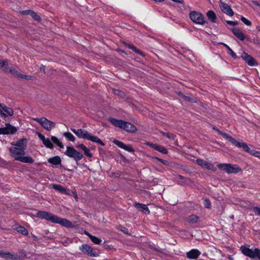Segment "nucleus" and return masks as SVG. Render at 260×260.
I'll use <instances>...</instances> for the list:
<instances>
[{
  "label": "nucleus",
  "instance_id": "obj_1",
  "mask_svg": "<svg viewBox=\"0 0 260 260\" xmlns=\"http://www.w3.org/2000/svg\"><path fill=\"white\" fill-rule=\"evenodd\" d=\"M71 129L79 138L90 140L103 146L105 145L104 143L100 139L96 136L92 135L91 134L88 133L86 130L81 128L78 129L71 128Z\"/></svg>",
  "mask_w": 260,
  "mask_h": 260
},
{
  "label": "nucleus",
  "instance_id": "obj_2",
  "mask_svg": "<svg viewBox=\"0 0 260 260\" xmlns=\"http://www.w3.org/2000/svg\"><path fill=\"white\" fill-rule=\"evenodd\" d=\"M108 120L113 125L125 130L126 132L134 133L137 131L136 127L128 122L118 120L112 117H109Z\"/></svg>",
  "mask_w": 260,
  "mask_h": 260
},
{
  "label": "nucleus",
  "instance_id": "obj_3",
  "mask_svg": "<svg viewBox=\"0 0 260 260\" xmlns=\"http://www.w3.org/2000/svg\"><path fill=\"white\" fill-rule=\"evenodd\" d=\"M242 253L245 256H248L251 258H257L260 260V249L257 248L254 249H250L249 248L241 246L240 247Z\"/></svg>",
  "mask_w": 260,
  "mask_h": 260
},
{
  "label": "nucleus",
  "instance_id": "obj_4",
  "mask_svg": "<svg viewBox=\"0 0 260 260\" xmlns=\"http://www.w3.org/2000/svg\"><path fill=\"white\" fill-rule=\"evenodd\" d=\"M218 167L228 174H236L242 171L238 166L231 164H219L218 165Z\"/></svg>",
  "mask_w": 260,
  "mask_h": 260
},
{
  "label": "nucleus",
  "instance_id": "obj_5",
  "mask_svg": "<svg viewBox=\"0 0 260 260\" xmlns=\"http://www.w3.org/2000/svg\"><path fill=\"white\" fill-rule=\"evenodd\" d=\"M64 154L69 157L73 158L75 161H78L81 160L83 155L82 153L77 151L74 147L67 146Z\"/></svg>",
  "mask_w": 260,
  "mask_h": 260
},
{
  "label": "nucleus",
  "instance_id": "obj_6",
  "mask_svg": "<svg viewBox=\"0 0 260 260\" xmlns=\"http://www.w3.org/2000/svg\"><path fill=\"white\" fill-rule=\"evenodd\" d=\"M33 120L39 123L45 129L48 131H51L55 126V123L48 120L45 117L41 118H34Z\"/></svg>",
  "mask_w": 260,
  "mask_h": 260
},
{
  "label": "nucleus",
  "instance_id": "obj_7",
  "mask_svg": "<svg viewBox=\"0 0 260 260\" xmlns=\"http://www.w3.org/2000/svg\"><path fill=\"white\" fill-rule=\"evenodd\" d=\"M190 19L194 23L203 25L206 23L204 16L200 13L196 11H191L189 13Z\"/></svg>",
  "mask_w": 260,
  "mask_h": 260
},
{
  "label": "nucleus",
  "instance_id": "obj_8",
  "mask_svg": "<svg viewBox=\"0 0 260 260\" xmlns=\"http://www.w3.org/2000/svg\"><path fill=\"white\" fill-rule=\"evenodd\" d=\"M79 249L85 254L91 257H98L99 253L94 249L87 244H83L79 247Z\"/></svg>",
  "mask_w": 260,
  "mask_h": 260
},
{
  "label": "nucleus",
  "instance_id": "obj_9",
  "mask_svg": "<svg viewBox=\"0 0 260 260\" xmlns=\"http://www.w3.org/2000/svg\"><path fill=\"white\" fill-rule=\"evenodd\" d=\"M9 151L14 159L17 160V158L24 156L25 154V150L16 146L10 147Z\"/></svg>",
  "mask_w": 260,
  "mask_h": 260
},
{
  "label": "nucleus",
  "instance_id": "obj_10",
  "mask_svg": "<svg viewBox=\"0 0 260 260\" xmlns=\"http://www.w3.org/2000/svg\"><path fill=\"white\" fill-rule=\"evenodd\" d=\"M197 163L203 168H206L208 170H212L213 172L216 171V168L214 166L213 164L208 162L203 159H197Z\"/></svg>",
  "mask_w": 260,
  "mask_h": 260
},
{
  "label": "nucleus",
  "instance_id": "obj_11",
  "mask_svg": "<svg viewBox=\"0 0 260 260\" xmlns=\"http://www.w3.org/2000/svg\"><path fill=\"white\" fill-rule=\"evenodd\" d=\"M17 132V128L9 123H6V127L0 128V134H14Z\"/></svg>",
  "mask_w": 260,
  "mask_h": 260
},
{
  "label": "nucleus",
  "instance_id": "obj_12",
  "mask_svg": "<svg viewBox=\"0 0 260 260\" xmlns=\"http://www.w3.org/2000/svg\"><path fill=\"white\" fill-rule=\"evenodd\" d=\"M37 215L39 218L50 221L53 223H54V220L56 217V215L46 211H39Z\"/></svg>",
  "mask_w": 260,
  "mask_h": 260
},
{
  "label": "nucleus",
  "instance_id": "obj_13",
  "mask_svg": "<svg viewBox=\"0 0 260 260\" xmlns=\"http://www.w3.org/2000/svg\"><path fill=\"white\" fill-rule=\"evenodd\" d=\"M241 57L250 66H255L257 64L255 59L245 52L242 53Z\"/></svg>",
  "mask_w": 260,
  "mask_h": 260
},
{
  "label": "nucleus",
  "instance_id": "obj_14",
  "mask_svg": "<svg viewBox=\"0 0 260 260\" xmlns=\"http://www.w3.org/2000/svg\"><path fill=\"white\" fill-rule=\"evenodd\" d=\"M146 145L150 146L153 149L163 154H167L168 151L167 149L162 146L159 145L157 144H153L150 142H146L145 143Z\"/></svg>",
  "mask_w": 260,
  "mask_h": 260
},
{
  "label": "nucleus",
  "instance_id": "obj_15",
  "mask_svg": "<svg viewBox=\"0 0 260 260\" xmlns=\"http://www.w3.org/2000/svg\"><path fill=\"white\" fill-rule=\"evenodd\" d=\"M9 73H10L14 77L19 78V79H25L26 80L31 79L32 76H27L25 75H23L21 73L18 72L15 69L13 68H10L8 70Z\"/></svg>",
  "mask_w": 260,
  "mask_h": 260
},
{
  "label": "nucleus",
  "instance_id": "obj_16",
  "mask_svg": "<svg viewBox=\"0 0 260 260\" xmlns=\"http://www.w3.org/2000/svg\"><path fill=\"white\" fill-rule=\"evenodd\" d=\"M54 223H59L66 228H72L73 226L72 223L69 220L58 217L57 216H56L55 219L54 220Z\"/></svg>",
  "mask_w": 260,
  "mask_h": 260
},
{
  "label": "nucleus",
  "instance_id": "obj_17",
  "mask_svg": "<svg viewBox=\"0 0 260 260\" xmlns=\"http://www.w3.org/2000/svg\"><path fill=\"white\" fill-rule=\"evenodd\" d=\"M219 6L223 12L225 13L229 16H233L234 12L229 5L227 4L222 2L221 1H220Z\"/></svg>",
  "mask_w": 260,
  "mask_h": 260
},
{
  "label": "nucleus",
  "instance_id": "obj_18",
  "mask_svg": "<svg viewBox=\"0 0 260 260\" xmlns=\"http://www.w3.org/2000/svg\"><path fill=\"white\" fill-rule=\"evenodd\" d=\"M113 142L114 144L117 145L119 148L124 149L126 151H127L130 152H134V149L133 148L132 146L131 145H125L123 142L119 141L118 140L114 139L113 141Z\"/></svg>",
  "mask_w": 260,
  "mask_h": 260
},
{
  "label": "nucleus",
  "instance_id": "obj_19",
  "mask_svg": "<svg viewBox=\"0 0 260 260\" xmlns=\"http://www.w3.org/2000/svg\"><path fill=\"white\" fill-rule=\"evenodd\" d=\"M233 145L238 147V148H242L244 151H245L246 152H248L250 154L251 151L252 149H251L248 146V145L244 142H239L237 141L236 140L235 142H234V144Z\"/></svg>",
  "mask_w": 260,
  "mask_h": 260
},
{
  "label": "nucleus",
  "instance_id": "obj_20",
  "mask_svg": "<svg viewBox=\"0 0 260 260\" xmlns=\"http://www.w3.org/2000/svg\"><path fill=\"white\" fill-rule=\"evenodd\" d=\"M201 254L200 251L196 249H193L186 253V257L189 259H196Z\"/></svg>",
  "mask_w": 260,
  "mask_h": 260
},
{
  "label": "nucleus",
  "instance_id": "obj_21",
  "mask_svg": "<svg viewBox=\"0 0 260 260\" xmlns=\"http://www.w3.org/2000/svg\"><path fill=\"white\" fill-rule=\"evenodd\" d=\"M134 207L145 214H149L150 213L149 209L145 204L135 203L134 204Z\"/></svg>",
  "mask_w": 260,
  "mask_h": 260
},
{
  "label": "nucleus",
  "instance_id": "obj_22",
  "mask_svg": "<svg viewBox=\"0 0 260 260\" xmlns=\"http://www.w3.org/2000/svg\"><path fill=\"white\" fill-rule=\"evenodd\" d=\"M12 144L17 147L25 150L27 145V139L23 138L17 141L15 143H12Z\"/></svg>",
  "mask_w": 260,
  "mask_h": 260
},
{
  "label": "nucleus",
  "instance_id": "obj_23",
  "mask_svg": "<svg viewBox=\"0 0 260 260\" xmlns=\"http://www.w3.org/2000/svg\"><path fill=\"white\" fill-rule=\"evenodd\" d=\"M52 188L62 194H70L69 190H67L64 187L60 185L53 184H52Z\"/></svg>",
  "mask_w": 260,
  "mask_h": 260
},
{
  "label": "nucleus",
  "instance_id": "obj_24",
  "mask_svg": "<svg viewBox=\"0 0 260 260\" xmlns=\"http://www.w3.org/2000/svg\"><path fill=\"white\" fill-rule=\"evenodd\" d=\"M233 34L240 40L244 41L245 40L244 34L238 28H234L232 29Z\"/></svg>",
  "mask_w": 260,
  "mask_h": 260
},
{
  "label": "nucleus",
  "instance_id": "obj_25",
  "mask_svg": "<svg viewBox=\"0 0 260 260\" xmlns=\"http://www.w3.org/2000/svg\"><path fill=\"white\" fill-rule=\"evenodd\" d=\"M1 109L7 113V115L12 116L14 114L13 109L11 108L7 107L6 105L3 103L0 104Z\"/></svg>",
  "mask_w": 260,
  "mask_h": 260
},
{
  "label": "nucleus",
  "instance_id": "obj_26",
  "mask_svg": "<svg viewBox=\"0 0 260 260\" xmlns=\"http://www.w3.org/2000/svg\"><path fill=\"white\" fill-rule=\"evenodd\" d=\"M17 161L24 163L32 164L34 162V159L30 156H22L21 157L17 158Z\"/></svg>",
  "mask_w": 260,
  "mask_h": 260
},
{
  "label": "nucleus",
  "instance_id": "obj_27",
  "mask_svg": "<svg viewBox=\"0 0 260 260\" xmlns=\"http://www.w3.org/2000/svg\"><path fill=\"white\" fill-rule=\"evenodd\" d=\"M218 134L223 137L224 139L230 142L233 145L236 141V139L229 135L228 134L223 133L221 131H218Z\"/></svg>",
  "mask_w": 260,
  "mask_h": 260
},
{
  "label": "nucleus",
  "instance_id": "obj_28",
  "mask_svg": "<svg viewBox=\"0 0 260 260\" xmlns=\"http://www.w3.org/2000/svg\"><path fill=\"white\" fill-rule=\"evenodd\" d=\"M48 162L54 165H57L59 164H60L61 160V158L58 156H55L54 157L49 158L48 159Z\"/></svg>",
  "mask_w": 260,
  "mask_h": 260
},
{
  "label": "nucleus",
  "instance_id": "obj_29",
  "mask_svg": "<svg viewBox=\"0 0 260 260\" xmlns=\"http://www.w3.org/2000/svg\"><path fill=\"white\" fill-rule=\"evenodd\" d=\"M126 45L127 47L131 49H132L135 53L140 55L142 56H145V54L143 52L141 51L140 50L137 48L135 46L129 44H126Z\"/></svg>",
  "mask_w": 260,
  "mask_h": 260
},
{
  "label": "nucleus",
  "instance_id": "obj_30",
  "mask_svg": "<svg viewBox=\"0 0 260 260\" xmlns=\"http://www.w3.org/2000/svg\"><path fill=\"white\" fill-rule=\"evenodd\" d=\"M14 230L17 231L18 233L22 234L23 235L26 236L28 234V231L23 226L19 225L16 226Z\"/></svg>",
  "mask_w": 260,
  "mask_h": 260
},
{
  "label": "nucleus",
  "instance_id": "obj_31",
  "mask_svg": "<svg viewBox=\"0 0 260 260\" xmlns=\"http://www.w3.org/2000/svg\"><path fill=\"white\" fill-rule=\"evenodd\" d=\"M16 255L15 253H11L9 252H7L4 253L3 255V258L7 260L11 259V260H16Z\"/></svg>",
  "mask_w": 260,
  "mask_h": 260
},
{
  "label": "nucleus",
  "instance_id": "obj_32",
  "mask_svg": "<svg viewBox=\"0 0 260 260\" xmlns=\"http://www.w3.org/2000/svg\"><path fill=\"white\" fill-rule=\"evenodd\" d=\"M207 16L209 20L212 22H214L216 19V16L215 13L212 11H209L207 13Z\"/></svg>",
  "mask_w": 260,
  "mask_h": 260
},
{
  "label": "nucleus",
  "instance_id": "obj_33",
  "mask_svg": "<svg viewBox=\"0 0 260 260\" xmlns=\"http://www.w3.org/2000/svg\"><path fill=\"white\" fill-rule=\"evenodd\" d=\"M199 219V217L195 215H191L187 218V221L191 223H196Z\"/></svg>",
  "mask_w": 260,
  "mask_h": 260
},
{
  "label": "nucleus",
  "instance_id": "obj_34",
  "mask_svg": "<svg viewBox=\"0 0 260 260\" xmlns=\"http://www.w3.org/2000/svg\"><path fill=\"white\" fill-rule=\"evenodd\" d=\"M15 255H16V257H16V260H18V259H22V258L26 257V253L24 251L21 250V251H20L18 252L15 253Z\"/></svg>",
  "mask_w": 260,
  "mask_h": 260
},
{
  "label": "nucleus",
  "instance_id": "obj_35",
  "mask_svg": "<svg viewBox=\"0 0 260 260\" xmlns=\"http://www.w3.org/2000/svg\"><path fill=\"white\" fill-rule=\"evenodd\" d=\"M89 238L91 241L95 244L99 245L102 242V240L95 236L89 235Z\"/></svg>",
  "mask_w": 260,
  "mask_h": 260
},
{
  "label": "nucleus",
  "instance_id": "obj_36",
  "mask_svg": "<svg viewBox=\"0 0 260 260\" xmlns=\"http://www.w3.org/2000/svg\"><path fill=\"white\" fill-rule=\"evenodd\" d=\"M160 133L163 136L166 137L168 139H171L172 140H174L175 139L176 136L174 134L165 133L164 132H161Z\"/></svg>",
  "mask_w": 260,
  "mask_h": 260
},
{
  "label": "nucleus",
  "instance_id": "obj_37",
  "mask_svg": "<svg viewBox=\"0 0 260 260\" xmlns=\"http://www.w3.org/2000/svg\"><path fill=\"white\" fill-rule=\"evenodd\" d=\"M43 144L47 148L53 149V145L49 139H46L43 142Z\"/></svg>",
  "mask_w": 260,
  "mask_h": 260
},
{
  "label": "nucleus",
  "instance_id": "obj_38",
  "mask_svg": "<svg viewBox=\"0 0 260 260\" xmlns=\"http://www.w3.org/2000/svg\"><path fill=\"white\" fill-rule=\"evenodd\" d=\"M64 136L69 141L74 142L75 141V137L70 132H66L64 133Z\"/></svg>",
  "mask_w": 260,
  "mask_h": 260
},
{
  "label": "nucleus",
  "instance_id": "obj_39",
  "mask_svg": "<svg viewBox=\"0 0 260 260\" xmlns=\"http://www.w3.org/2000/svg\"><path fill=\"white\" fill-rule=\"evenodd\" d=\"M8 63L6 61L4 60H0V67H3L4 68V71L7 73L8 72V69L7 68Z\"/></svg>",
  "mask_w": 260,
  "mask_h": 260
},
{
  "label": "nucleus",
  "instance_id": "obj_40",
  "mask_svg": "<svg viewBox=\"0 0 260 260\" xmlns=\"http://www.w3.org/2000/svg\"><path fill=\"white\" fill-rule=\"evenodd\" d=\"M30 15L35 20H37L38 21L41 20V17L34 11H32Z\"/></svg>",
  "mask_w": 260,
  "mask_h": 260
},
{
  "label": "nucleus",
  "instance_id": "obj_41",
  "mask_svg": "<svg viewBox=\"0 0 260 260\" xmlns=\"http://www.w3.org/2000/svg\"><path fill=\"white\" fill-rule=\"evenodd\" d=\"M241 20L244 24L247 26H250L251 25V22L243 16H241Z\"/></svg>",
  "mask_w": 260,
  "mask_h": 260
},
{
  "label": "nucleus",
  "instance_id": "obj_42",
  "mask_svg": "<svg viewBox=\"0 0 260 260\" xmlns=\"http://www.w3.org/2000/svg\"><path fill=\"white\" fill-rule=\"evenodd\" d=\"M204 206L207 208H211V202L209 199H205L204 201Z\"/></svg>",
  "mask_w": 260,
  "mask_h": 260
},
{
  "label": "nucleus",
  "instance_id": "obj_43",
  "mask_svg": "<svg viewBox=\"0 0 260 260\" xmlns=\"http://www.w3.org/2000/svg\"><path fill=\"white\" fill-rule=\"evenodd\" d=\"M250 154L257 157H260V151L252 150Z\"/></svg>",
  "mask_w": 260,
  "mask_h": 260
},
{
  "label": "nucleus",
  "instance_id": "obj_44",
  "mask_svg": "<svg viewBox=\"0 0 260 260\" xmlns=\"http://www.w3.org/2000/svg\"><path fill=\"white\" fill-rule=\"evenodd\" d=\"M84 154L87 157L91 158L92 156V153L90 152V150L87 148L84 151Z\"/></svg>",
  "mask_w": 260,
  "mask_h": 260
},
{
  "label": "nucleus",
  "instance_id": "obj_45",
  "mask_svg": "<svg viewBox=\"0 0 260 260\" xmlns=\"http://www.w3.org/2000/svg\"><path fill=\"white\" fill-rule=\"evenodd\" d=\"M228 53H229V54H230L232 57L234 58V59H237L238 58L237 55L236 54V53L232 50V49H231V50L228 51Z\"/></svg>",
  "mask_w": 260,
  "mask_h": 260
},
{
  "label": "nucleus",
  "instance_id": "obj_46",
  "mask_svg": "<svg viewBox=\"0 0 260 260\" xmlns=\"http://www.w3.org/2000/svg\"><path fill=\"white\" fill-rule=\"evenodd\" d=\"M51 139L52 141L57 145H58V144H59L60 143V141L57 139V138H56L55 136H52L51 138Z\"/></svg>",
  "mask_w": 260,
  "mask_h": 260
},
{
  "label": "nucleus",
  "instance_id": "obj_47",
  "mask_svg": "<svg viewBox=\"0 0 260 260\" xmlns=\"http://www.w3.org/2000/svg\"><path fill=\"white\" fill-rule=\"evenodd\" d=\"M253 212L257 215L260 216V208L258 207H254L253 208Z\"/></svg>",
  "mask_w": 260,
  "mask_h": 260
},
{
  "label": "nucleus",
  "instance_id": "obj_48",
  "mask_svg": "<svg viewBox=\"0 0 260 260\" xmlns=\"http://www.w3.org/2000/svg\"><path fill=\"white\" fill-rule=\"evenodd\" d=\"M31 12H32V10H27L21 11H20V13L22 15H30Z\"/></svg>",
  "mask_w": 260,
  "mask_h": 260
},
{
  "label": "nucleus",
  "instance_id": "obj_49",
  "mask_svg": "<svg viewBox=\"0 0 260 260\" xmlns=\"http://www.w3.org/2000/svg\"><path fill=\"white\" fill-rule=\"evenodd\" d=\"M155 159L161 162L162 164L164 165H168V161L166 160L162 159L161 158H159L158 157H155Z\"/></svg>",
  "mask_w": 260,
  "mask_h": 260
},
{
  "label": "nucleus",
  "instance_id": "obj_50",
  "mask_svg": "<svg viewBox=\"0 0 260 260\" xmlns=\"http://www.w3.org/2000/svg\"><path fill=\"white\" fill-rule=\"evenodd\" d=\"M76 147L78 148H80V149L83 150V151H85V150L86 148H87V147H86V146H85L83 144H79V145L77 146Z\"/></svg>",
  "mask_w": 260,
  "mask_h": 260
},
{
  "label": "nucleus",
  "instance_id": "obj_51",
  "mask_svg": "<svg viewBox=\"0 0 260 260\" xmlns=\"http://www.w3.org/2000/svg\"><path fill=\"white\" fill-rule=\"evenodd\" d=\"M182 98L185 100V101H188V102H191L192 101V99L189 96H186V95H183L182 96Z\"/></svg>",
  "mask_w": 260,
  "mask_h": 260
},
{
  "label": "nucleus",
  "instance_id": "obj_52",
  "mask_svg": "<svg viewBox=\"0 0 260 260\" xmlns=\"http://www.w3.org/2000/svg\"><path fill=\"white\" fill-rule=\"evenodd\" d=\"M227 23L231 25L235 26L238 24L237 21H228Z\"/></svg>",
  "mask_w": 260,
  "mask_h": 260
},
{
  "label": "nucleus",
  "instance_id": "obj_53",
  "mask_svg": "<svg viewBox=\"0 0 260 260\" xmlns=\"http://www.w3.org/2000/svg\"><path fill=\"white\" fill-rule=\"evenodd\" d=\"M39 138L43 142L46 138H45V136L42 134L39 133L38 134Z\"/></svg>",
  "mask_w": 260,
  "mask_h": 260
},
{
  "label": "nucleus",
  "instance_id": "obj_54",
  "mask_svg": "<svg viewBox=\"0 0 260 260\" xmlns=\"http://www.w3.org/2000/svg\"><path fill=\"white\" fill-rule=\"evenodd\" d=\"M120 230H121V231H122L123 233H124L125 234H128V229L124 227H122Z\"/></svg>",
  "mask_w": 260,
  "mask_h": 260
},
{
  "label": "nucleus",
  "instance_id": "obj_55",
  "mask_svg": "<svg viewBox=\"0 0 260 260\" xmlns=\"http://www.w3.org/2000/svg\"><path fill=\"white\" fill-rule=\"evenodd\" d=\"M0 115H1L2 117H4V118H6L7 116V114H5V113L3 112L1 110V112H0Z\"/></svg>",
  "mask_w": 260,
  "mask_h": 260
},
{
  "label": "nucleus",
  "instance_id": "obj_56",
  "mask_svg": "<svg viewBox=\"0 0 260 260\" xmlns=\"http://www.w3.org/2000/svg\"><path fill=\"white\" fill-rule=\"evenodd\" d=\"M252 3L254 5H256V6H260V4H259V3L256 1H252Z\"/></svg>",
  "mask_w": 260,
  "mask_h": 260
},
{
  "label": "nucleus",
  "instance_id": "obj_57",
  "mask_svg": "<svg viewBox=\"0 0 260 260\" xmlns=\"http://www.w3.org/2000/svg\"><path fill=\"white\" fill-rule=\"evenodd\" d=\"M221 44H222L223 46H224V47H225L227 48L228 51H229V50H231V48H230L228 45H227L226 44H224V43H222Z\"/></svg>",
  "mask_w": 260,
  "mask_h": 260
},
{
  "label": "nucleus",
  "instance_id": "obj_58",
  "mask_svg": "<svg viewBox=\"0 0 260 260\" xmlns=\"http://www.w3.org/2000/svg\"><path fill=\"white\" fill-rule=\"evenodd\" d=\"M221 44H222L223 46H224V47H225L227 48L228 51H229V50H231V48H230L228 45H227L226 44H224V43H222Z\"/></svg>",
  "mask_w": 260,
  "mask_h": 260
},
{
  "label": "nucleus",
  "instance_id": "obj_59",
  "mask_svg": "<svg viewBox=\"0 0 260 260\" xmlns=\"http://www.w3.org/2000/svg\"><path fill=\"white\" fill-rule=\"evenodd\" d=\"M221 44H222L223 46H224V47H225L227 48L228 51H229V50H231V48H230L228 45H227L226 44H224V43H222Z\"/></svg>",
  "mask_w": 260,
  "mask_h": 260
},
{
  "label": "nucleus",
  "instance_id": "obj_60",
  "mask_svg": "<svg viewBox=\"0 0 260 260\" xmlns=\"http://www.w3.org/2000/svg\"><path fill=\"white\" fill-rule=\"evenodd\" d=\"M221 44H222L223 46H224V47H225L227 48L228 51H229V50H231V48H230L228 45H227L226 44H224V43H222Z\"/></svg>",
  "mask_w": 260,
  "mask_h": 260
},
{
  "label": "nucleus",
  "instance_id": "obj_61",
  "mask_svg": "<svg viewBox=\"0 0 260 260\" xmlns=\"http://www.w3.org/2000/svg\"><path fill=\"white\" fill-rule=\"evenodd\" d=\"M57 146L60 148H63V145L62 144V143L60 142V143L59 144H58Z\"/></svg>",
  "mask_w": 260,
  "mask_h": 260
},
{
  "label": "nucleus",
  "instance_id": "obj_62",
  "mask_svg": "<svg viewBox=\"0 0 260 260\" xmlns=\"http://www.w3.org/2000/svg\"><path fill=\"white\" fill-rule=\"evenodd\" d=\"M73 196L74 198L76 199V200L78 199V196L76 192H73Z\"/></svg>",
  "mask_w": 260,
  "mask_h": 260
},
{
  "label": "nucleus",
  "instance_id": "obj_63",
  "mask_svg": "<svg viewBox=\"0 0 260 260\" xmlns=\"http://www.w3.org/2000/svg\"><path fill=\"white\" fill-rule=\"evenodd\" d=\"M5 252L2 251H0V257L3 258V255L4 254Z\"/></svg>",
  "mask_w": 260,
  "mask_h": 260
},
{
  "label": "nucleus",
  "instance_id": "obj_64",
  "mask_svg": "<svg viewBox=\"0 0 260 260\" xmlns=\"http://www.w3.org/2000/svg\"><path fill=\"white\" fill-rule=\"evenodd\" d=\"M213 129H214V131H215L216 132H217L218 133V131H220L219 129H218V128H216L215 127H213Z\"/></svg>",
  "mask_w": 260,
  "mask_h": 260
}]
</instances>
